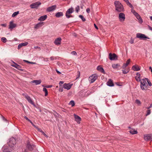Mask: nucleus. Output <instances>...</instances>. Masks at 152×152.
Returning a JSON list of instances; mask_svg holds the SVG:
<instances>
[{
    "label": "nucleus",
    "instance_id": "nucleus-1",
    "mask_svg": "<svg viewBox=\"0 0 152 152\" xmlns=\"http://www.w3.org/2000/svg\"><path fill=\"white\" fill-rule=\"evenodd\" d=\"M115 10L118 12H124V8L122 5L118 1H116L114 2Z\"/></svg>",
    "mask_w": 152,
    "mask_h": 152
},
{
    "label": "nucleus",
    "instance_id": "nucleus-2",
    "mask_svg": "<svg viewBox=\"0 0 152 152\" xmlns=\"http://www.w3.org/2000/svg\"><path fill=\"white\" fill-rule=\"evenodd\" d=\"M147 79V78L143 79L140 81V87L143 90H145L148 88V85L146 81Z\"/></svg>",
    "mask_w": 152,
    "mask_h": 152
},
{
    "label": "nucleus",
    "instance_id": "nucleus-3",
    "mask_svg": "<svg viewBox=\"0 0 152 152\" xmlns=\"http://www.w3.org/2000/svg\"><path fill=\"white\" fill-rule=\"evenodd\" d=\"M74 11V10L73 7H72L71 8L68 9L66 11L65 16L66 17L69 18L70 17H73V16L70 15L73 13Z\"/></svg>",
    "mask_w": 152,
    "mask_h": 152
},
{
    "label": "nucleus",
    "instance_id": "nucleus-4",
    "mask_svg": "<svg viewBox=\"0 0 152 152\" xmlns=\"http://www.w3.org/2000/svg\"><path fill=\"white\" fill-rule=\"evenodd\" d=\"M136 37L140 38L141 40H144L145 39H149L150 38L146 36L145 34L141 33H138L136 34Z\"/></svg>",
    "mask_w": 152,
    "mask_h": 152
},
{
    "label": "nucleus",
    "instance_id": "nucleus-5",
    "mask_svg": "<svg viewBox=\"0 0 152 152\" xmlns=\"http://www.w3.org/2000/svg\"><path fill=\"white\" fill-rule=\"evenodd\" d=\"M109 58L110 60H116L118 59V56L115 53H110L109 55Z\"/></svg>",
    "mask_w": 152,
    "mask_h": 152
},
{
    "label": "nucleus",
    "instance_id": "nucleus-6",
    "mask_svg": "<svg viewBox=\"0 0 152 152\" xmlns=\"http://www.w3.org/2000/svg\"><path fill=\"white\" fill-rule=\"evenodd\" d=\"M35 146L33 144L31 143L30 142H27L26 147L28 150L31 151L33 150L35 148Z\"/></svg>",
    "mask_w": 152,
    "mask_h": 152
},
{
    "label": "nucleus",
    "instance_id": "nucleus-7",
    "mask_svg": "<svg viewBox=\"0 0 152 152\" xmlns=\"http://www.w3.org/2000/svg\"><path fill=\"white\" fill-rule=\"evenodd\" d=\"M41 4V3L39 1L34 3L30 4V7L32 9L37 8Z\"/></svg>",
    "mask_w": 152,
    "mask_h": 152
},
{
    "label": "nucleus",
    "instance_id": "nucleus-8",
    "mask_svg": "<svg viewBox=\"0 0 152 152\" xmlns=\"http://www.w3.org/2000/svg\"><path fill=\"white\" fill-rule=\"evenodd\" d=\"M97 78V76L96 75L94 74L89 77L88 79L90 82V83H92L96 80Z\"/></svg>",
    "mask_w": 152,
    "mask_h": 152
},
{
    "label": "nucleus",
    "instance_id": "nucleus-9",
    "mask_svg": "<svg viewBox=\"0 0 152 152\" xmlns=\"http://www.w3.org/2000/svg\"><path fill=\"white\" fill-rule=\"evenodd\" d=\"M118 18L120 21H124L125 19V15L124 13L121 12L119 15Z\"/></svg>",
    "mask_w": 152,
    "mask_h": 152
},
{
    "label": "nucleus",
    "instance_id": "nucleus-10",
    "mask_svg": "<svg viewBox=\"0 0 152 152\" xmlns=\"http://www.w3.org/2000/svg\"><path fill=\"white\" fill-rule=\"evenodd\" d=\"M13 63V64H12L11 65L12 66L18 70H20L21 71H23V69H21V67L19 65H18L17 64L14 62L13 61H12Z\"/></svg>",
    "mask_w": 152,
    "mask_h": 152
},
{
    "label": "nucleus",
    "instance_id": "nucleus-11",
    "mask_svg": "<svg viewBox=\"0 0 152 152\" xmlns=\"http://www.w3.org/2000/svg\"><path fill=\"white\" fill-rule=\"evenodd\" d=\"M25 97L27 99L29 102L33 105L35 107V105L34 104V102L32 101V99L30 96H28L27 94H26L25 96Z\"/></svg>",
    "mask_w": 152,
    "mask_h": 152
},
{
    "label": "nucleus",
    "instance_id": "nucleus-12",
    "mask_svg": "<svg viewBox=\"0 0 152 152\" xmlns=\"http://www.w3.org/2000/svg\"><path fill=\"white\" fill-rule=\"evenodd\" d=\"M56 5H53L47 8V11L49 12H50L53 11L56 9Z\"/></svg>",
    "mask_w": 152,
    "mask_h": 152
},
{
    "label": "nucleus",
    "instance_id": "nucleus-13",
    "mask_svg": "<svg viewBox=\"0 0 152 152\" xmlns=\"http://www.w3.org/2000/svg\"><path fill=\"white\" fill-rule=\"evenodd\" d=\"M72 86V85H71L69 83H65L63 84V88L65 89L69 90L70 89Z\"/></svg>",
    "mask_w": 152,
    "mask_h": 152
},
{
    "label": "nucleus",
    "instance_id": "nucleus-14",
    "mask_svg": "<svg viewBox=\"0 0 152 152\" xmlns=\"http://www.w3.org/2000/svg\"><path fill=\"white\" fill-rule=\"evenodd\" d=\"M44 25V23L43 22H40L35 25L34 28L35 29H38L39 27H42Z\"/></svg>",
    "mask_w": 152,
    "mask_h": 152
},
{
    "label": "nucleus",
    "instance_id": "nucleus-15",
    "mask_svg": "<svg viewBox=\"0 0 152 152\" xmlns=\"http://www.w3.org/2000/svg\"><path fill=\"white\" fill-rule=\"evenodd\" d=\"M74 116L75 121L78 123L80 124V121H81V118L80 117L75 114H74Z\"/></svg>",
    "mask_w": 152,
    "mask_h": 152
},
{
    "label": "nucleus",
    "instance_id": "nucleus-16",
    "mask_svg": "<svg viewBox=\"0 0 152 152\" xmlns=\"http://www.w3.org/2000/svg\"><path fill=\"white\" fill-rule=\"evenodd\" d=\"M61 37H58L54 41L55 44L57 45H59L61 44Z\"/></svg>",
    "mask_w": 152,
    "mask_h": 152
},
{
    "label": "nucleus",
    "instance_id": "nucleus-17",
    "mask_svg": "<svg viewBox=\"0 0 152 152\" xmlns=\"http://www.w3.org/2000/svg\"><path fill=\"white\" fill-rule=\"evenodd\" d=\"M107 85L109 86H114L113 80L111 79H109L107 83Z\"/></svg>",
    "mask_w": 152,
    "mask_h": 152
},
{
    "label": "nucleus",
    "instance_id": "nucleus-18",
    "mask_svg": "<svg viewBox=\"0 0 152 152\" xmlns=\"http://www.w3.org/2000/svg\"><path fill=\"white\" fill-rule=\"evenodd\" d=\"M28 44V43L27 42H26L24 43H20L18 45V49H20L22 47L26 46Z\"/></svg>",
    "mask_w": 152,
    "mask_h": 152
},
{
    "label": "nucleus",
    "instance_id": "nucleus-19",
    "mask_svg": "<svg viewBox=\"0 0 152 152\" xmlns=\"http://www.w3.org/2000/svg\"><path fill=\"white\" fill-rule=\"evenodd\" d=\"M16 26V25L12 21H10V23L9 29H12L15 27Z\"/></svg>",
    "mask_w": 152,
    "mask_h": 152
},
{
    "label": "nucleus",
    "instance_id": "nucleus-20",
    "mask_svg": "<svg viewBox=\"0 0 152 152\" xmlns=\"http://www.w3.org/2000/svg\"><path fill=\"white\" fill-rule=\"evenodd\" d=\"M132 69L134 71H138L140 70V69L137 65H134L132 66Z\"/></svg>",
    "mask_w": 152,
    "mask_h": 152
},
{
    "label": "nucleus",
    "instance_id": "nucleus-21",
    "mask_svg": "<svg viewBox=\"0 0 152 152\" xmlns=\"http://www.w3.org/2000/svg\"><path fill=\"white\" fill-rule=\"evenodd\" d=\"M136 75L137 76L135 77L136 80L137 82H140L141 80L140 79V74L139 72H137Z\"/></svg>",
    "mask_w": 152,
    "mask_h": 152
},
{
    "label": "nucleus",
    "instance_id": "nucleus-22",
    "mask_svg": "<svg viewBox=\"0 0 152 152\" xmlns=\"http://www.w3.org/2000/svg\"><path fill=\"white\" fill-rule=\"evenodd\" d=\"M47 18V15H45L40 17L38 19V20L40 21H43L45 20Z\"/></svg>",
    "mask_w": 152,
    "mask_h": 152
},
{
    "label": "nucleus",
    "instance_id": "nucleus-23",
    "mask_svg": "<svg viewBox=\"0 0 152 152\" xmlns=\"http://www.w3.org/2000/svg\"><path fill=\"white\" fill-rule=\"evenodd\" d=\"M130 59H128L126 61V63L124 64L123 66H122V68L123 69H125L126 67L128 65L130 62Z\"/></svg>",
    "mask_w": 152,
    "mask_h": 152
},
{
    "label": "nucleus",
    "instance_id": "nucleus-24",
    "mask_svg": "<svg viewBox=\"0 0 152 152\" xmlns=\"http://www.w3.org/2000/svg\"><path fill=\"white\" fill-rule=\"evenodd\" d=\"M151 138V136L149 134H147L144 135V139L145 140H150Z\"/></svg>",
    "mask_w": 152,
    "mask_h": 152
},
{
    "label": "nucleus",
    "instance_id": "nucleus-25",
    "mask_svg": "<svg viewBox=\"0 0 152 152\" xmlns=\"http://www.w3.org/2000/svg\"><path fill=\"white\" fill-rule=\"evenodd\" d=\"M129 132L132 134H137L138 133L137 130H135L133 129H131Z\"/></svg>",
    "mask_w": 152,
    "mask_h": 152
},
{
    "label": "nucleus",
    "instance_id": "nucleus-26",
    "mask_svg": "<svg viewBox=\"0 0 152 152\" xmlns=\"http://www.w3.org/2000/svg\"><path fill=\"white\" fill-rule=\"evenodd\" d=\"M41 80H34L32 81L31 82L33 83H35L36 85H38L40 84L41 83Z\"/></svg>",
    "mask_w": 152,
    "mask_h": 152
},
{
    "label": "nucleus",
    "instance_id": "nucleus-27",
    "mask_svg": "<svg viewBox=\"0 0 152 152\" xmlns=\"http://www.w3.org/2000/svg\"><path fill=\"white\" fill-rule=\"evenodd\" d=\"M63 15V14L62 12H59L56 13L55 16L57 18H59Z\"/></svg>",
    "mask_w": 152,
    "mask_h": 152
},
{
    "label": "nucleus",
    "instance_id": "nucleus-28",
    "mask_svg": "<svg viewBox=\"0 0 152 152\" xmlns=\"http://www.w3.org/2000/svg\"><path fill=\"white\" fill-rule=\"evenodd\" d=\"M97 69L98 70L104 73V71L103 68L101 67L100 66H99L97 67Z\"/></svg>",
    "mask_w": 152,
    "mask_h": 152
},
{
    "label": "nucleus",
    "instance_id": "nucleus-29",
    "mask_svg": "<svg viewBox=\"0 0 152 152\" xmlns=\"http://www.w3.org/2000/svg\"><path fill=\"white\" fill-rule=\"evenodd\" d=\"M9 143H12L13 145H14L16 144V141L15 139L14 138H12L10 139Z\"/></svg>",
    "mask_w": 152,
    "mask_h": 152
},
{
    "label": "nucleus",
    "instance_id": "nucleus-30",
    "mask_svg": "<svg viewBox=\"0 0 152 152\" xmlns=\"http://www.w3.org/2000/svg\"><path fill=\"white\" fill-rule=\"evenodd\" d=\"M136 18L138 19L140 23H142V20L141 18V17L139 15L136 16Z\"/></svg>",
    "mask_w": 152,
    "mask_h": 152
},
{
    "label": "nucleus",
    "instance_id": "nucleus-31",
    "mask_svg": "<svg viewBox=\"0 0 152 152\" xmlns=\"http://www.w3.org/2000/svg\"><path fill=\"white\" fill-rule=\"evenodd\" d=\"M120 66V64H112V66L113 68L114 69H117L118 67Z\"/></svg>",
    "mask_w": 152,
    "mask_h": 152
},
{
    "label": "nucleus",
    "instance_id": "nucleus-32",
    "mask_svg": "<svg viewBox=\"0 0 152 152\" xmlns=\"http://www.w3.org/2000/svg\"><path fill=\"white\" fill-rule=\"evenodd\" d=\"M43 91L45 92V96H46L48 95V91L47 89L45 88H44L43 89Z\"/></svg>",
    "mask_w": 152,
    "mask_h": 152
},
{
    "label": "nucleus",
    "instance_id": "nucleus-33",
    "mask_svg": "<svg viewBox=\"0 0 152 152\" xmlns=\"http://www.w3.org/2000/svg\"><path fill=\"white\" fill-rule=\"evenodd\" d=\"M127 5H128L130 8H133V7L132 4L129 2L128 0V1L126 2Z\"/></svg>",
    "mask_w": 152,
    "mask_h": 152
},
{
    "label": "nucleus",
    "instance_id": "nucleus-34",
    "mask_svg": "<svg viewBox=\"0 0 152 152\" xmlns=\"http://www.w3.org/2000/svg\"><path fill=\"white\" fill-rule=\"evenodd\" d=\"M19 13V12H15L13 13V14L12 15V17H15L16 15H17Z\"/></svg>",
    "mask_w": 152,
    "mask_h": 152
},
{
    "label": "nucleus",
    "instance_id": "nucleus-35",
    "mask_svg": "<svg viewBox=\"0 0 152 152\" xmlns=\"http://www.w3.org/2000/svg\"><path fill=\"white\" fill-rule=\"evenodd\" d=\"M135 102L138 105H140L141 104V102L139 100L137 99L136 100Z\"/></svg>",
    "mask_w": 152,
    "mask_h": 152
},
{
    "label": "nucleus",
    "instance_id": "nucleus-36",
    "mask_svg": "<svg viewBox=\"0 0 152 152\" xmlns=\"http://www.w3.org/2000/svg\"><path fill=\"white\" fill-rule=\"evenodd\" d=\"M75 10L76 12L78 13L80 10V7L79 6L77 5L75 8Z\"/></svg>",
    "mask_w": 152,
    "mask_h": 152
},
{
    "label": "nucleus",
    "instance_id": "nucleus-37",
    "mask_svg": "<svg viewBox=\"0 0 152 152\" xmlns=\"http://www.w3.org/2000/svg\"><path fill=\"white\" fill-rule=\"evenodd\" d=\"M1 40L4 43H5L7 42V39L4 37H3L1 38Z\"/></svg>",
    "mask_w": 152,
    "mask_h": 152
},
{
    "label": "nucleus",
    "instance_id": "nucleus-38",
    "mask_svg": "<svg viewBox=\"0 0 152 152\" xmlns=\"http://www.w3.org/2000/svg\"><path fill=\"white\" fill-rule=\"evenodd\" d=\"M69 104H71L72 107H73L75 105V102L74 101L71 100L69 103Z\"/></svg>",
    "mask_w": 152,
    "mask_h": 152
},
{
    "label": "nucleus",
    "instance_id": "nucleus-39",
    "mask_svg": "<svg viewBox=\"0 0 152 152\" xmlns=\"http://www.w3.org/2000/svg\"><path fill=\"white\" fill-rule=\"evenodd\" d=\"M79 18H81L82 20L83 21H84L86 20V19H85V18H84V17H83V16L82 15H80L79 16Z\"/></svg>",
    "mask_w": 152,
    "mask_h": 152
},
{
    "label": "nucleus",
    "instance_id": "nucleus-40",
    "mask_svg": "<svg viewBox=\"0 0 152 152\" xmlns=\"http://www.w3.org/2000/svg\"><path fill=\"white\" fill-rule=\"evenodd\" d=\"M151 112V110H148L147 111V114L146 115L147 116L150 114Z\"/></svg>",
    "mask_w": 152,
    "mask_h": 152
},
{
    "label": "nucleus",
    "instance_id": "nucleus-41",
    "mask_svg": "<svg viewBox=\"0 0 152 152\" xmlns=\"http://www.w3.org/2000/svg\"><path fill=\"white\" fill-rule=\"evenodd\" d=\"M63 91V88L61 87L60 86L59 88V91L61 92H62Z\"/></svg>",
    "mask_w": 152,
    "mask_h": 152
},
{
    "label": "nucleus",
    "instance_id": "nucleus-42",
    "mask_svg": "<svg viewBox=\"0 0 152 152\" xmlns=\"http://www.w3.org/2000/svg\"><path fill=\"white\" fill-rule=\"evenodd\" d=\"M71 54L74 55H77V53L75 51H73L71 52Z\"/></svg>",
    "mask_w": 152,
    "mask_h": 152
},
{
    "label": "nucleus",
    "instance_id": "nucleus-43",
    "mask_svg": "<svg viewBox=\"0 0 152 152\" xmlns=\"http://www.w3.org/2000/svg\"><path fill=\"white\" fill-rule=\"evenodd\" d=\"M147 81L148 82L149 86H151V82H150V81L148 80V79H147Z\"/></svg>",
    "mask_w": 152,
    "mask_h": 152
},
{
    "label": "nucleus",
    "instance_id": "nucleus-44",
    "mask_svg": "<svg viewBox=\"0 0 152 152\" xmlns=\"http://www.w3.org/2000/svg\"><path fill=\"white\" fill-rule=\"evenodd\" d=\"M50 59L51 60H56V57H54L53 56H51L50 57Z\"/></svg>",
    "mask_w": 152,
    "mask_h": 152
},
{
    "label": "nucleus",
    "instance_id": "nucleus-45",
    "mask_svg": "<svg viewBox=\"0 0 152 152\" xmlns=\"http://www.w3.org/2000/svg\"><path fill=\"white\" fill-rule=\"evenodd\" d=\"M64 83V82L63 81H60L59 82V87L61 86L62 84H63Z\"/></svg>",
    "mask_w": 152,
    "mask_h": 152
},
{
    "label": "nucleus",
    "instance_id": "nucleus-46",
    "mask_svg": "<svg viewBox=\"0 0 152 152\" xmlns=\"http://www.w3.org/2000/svg\"><path fill=\"white\" fill-rule=\"evenodd\" d=\"M122 71L123 74H126L129 72V71H125L124 70H122Z\"/></svg>",
    "mask_w": 152,
    "mask_h": 152
},
{
    "label": "nucleus",
    "instance_id": "nucleus-47",
    "mask_svg": "<svg viewBox=\"0 0 152 152\" xmlns=\"http://www.w3.org/2000/svg\"><path fill=\"white\" fill-rule=\"evenodd\" d=\"M37 129L40 132L42 133H44V132L43 131H42L40 129L38 128H37Z\"/></svg>",
    "mask_w": 152,
    "mask_h": 152
},
{
    "label": "nucleus",
    "instance_id": "nucleus-48",
    "mask_svg": "<svg viewBox=\"0 0 152 152\" xmlns=\"http://www.w3.org/2000/svg\"><path fill=\"white\" fill-rule=\"evenodd\" d=\"M78 74V75L77 76V77H76V79H77V78H79L80 76V72L79 71H78L77 72Z\"/></svg>",
    "mask_w": 152,
    "mask_h": 152
},
{
    "label": "nucleus",
    "instance_id": "nucleus-49",
    "mask_svg": "<svg viewBox=\"0 0 152 152\" xmlns=\"http://www.w3.org/2000/svg\"><path fill=\"white\" fill-rule=\"evenodd\" d=\"M86 11L88 13H89L90 12V9L89 8H88L86 9Z\"/></svg>",
    "mask_w": 152,
    "mask_h": 152
},
{
    "label": "nucleus",
    "instance_id": "nucleus-50",
    "mask_svg": "<svg viewBox=\"0 0 152 152\" xmlns=\"http://www.w3.org/2000/svg\"><path fill=\"white\" fill-rule=\"evenodd\" d=\"M131 12L133 13H134L136 12L135 11V10L133 9V8H132L131 9Z\"/></svg>",
    "mask_w": 152,
    "mask_h": 152
},
{
    "label": "nucleus",
    "instance_id": "nucleus-51",
    "mask_svg": "<svg viewBox=\"0 0 152 152\" xmlns=\"http://www.w3.org/2000/svg\"><path fill=\"white\" fill-rule=\"evenodd\" d=\"M133 14L136 17L139 15L136 12L134 13Z\"/></svg>",
    "mask_w": 152,
    "mask_h": 152
},
{
    "label": "nucleus",
    "instance_id": "nucleus-52",
    "mask_svg": "<svg viewBox=\"0 0 152 152\" xmlns=\"http://www.w3.org/2000/svg\"><path fill=\"white\" fill-rule=\"evenodd\" d=\"M56 71L57 73H58V74H61V72L58 71L57 69H56Z\"/></svg>",
    "mask_w": 152,
    "mask_h": 152
},
{
    "label": "nucleus",
    "instance_id": "nucleus-53",
    "mask_svg": "<svg viewBox=\"0 0 152 152\" xmlns=\"http://www.w3.org/2000/svg\"><path fill=\"white\" fill-rule=\"evenodd\" d=\"M148 28L149 30L152 31V28L150 26H148Z\"/></svg>",
    "mask_w": 152,
    "mask_h": 152
},
{
    "label": "nucleus",
    "instance_id": "nucleus-54",
    "mask_svg": "<svg viewBox=\"0 0 152 152\" xmlns=\"http://www.w3.org/2000/svg\"><path fill=\"white\" fill-rule=\"evenodd\" d=\"M94 27L96 29H98V27L96 26V24H94Z\"/></svg>",
    "mask_w": 152,
    "mask_h": 152
},
{
    "label": "nucleus",
    "instance_id": "nucleus-55",
    "mask_svg": "<svg viewBox=\"0 0 152 152\" xmlns=\"http://www.w3.org/2000/svg\"><path fill=\"white\" fill-rule=\"evenodd\" d=\"M129 42L131 44H133L134 43V40L133 39H132L130 41H129Z\"/></svg>",
    "mask_w": 152,
    "mask_h": 152
},
{
    "label": "nucleus",
    "instance_id": "nucleus-56",
    "mask_svg": "<svg viewBox=\"0 0 152 152\" xmlns=\"http://www.w3.org/2000/svg\"><path fill=\"white\" fill-rule=\"evenodd\" d=\"M34 48H35V49L38 48L39 50H40V48L39 47H38V46H35V47H34Z\"/></svg>",
    "mask_w": 152,
    "mask_h": 152
},
{
    "label": "nucleus",
    "instance_id": "nucleus-57",
    "mask_svg": "<svg viewBox=\"0 0 152 152\" xmlns=\"http://www.w3.org/2000/svg\"><path fill=\"white\" fill-rule=\"evenodd\" d=\"M1 26H3L6 27L7 26V24H1Z\"/></svg>",
    "mask_w": 152,
    "mask_h": 152
},
{
    "label": "nucleus",
    "instance_id": "nucleus-58",
    "mask_svg": "<svg viewBox=\"0 0 152 152\" xmlns=\"http://www.w3.org/2000/svg\"><path fill=\"white\" fill-rule=\"evenodd\" d=\"M24 118L27 120L28 121H30V120L26 116H25Z\"/></svg>",
    "mask_w": 152,
    "mask_h": 152
},
{
    "label": "nucleus",
    "instance_id": "nucleus-59",
    "mask_svg": "<svg viewBox=\"0 0 152 152\" xmlns=\"http://www.w3.org/2000/svg\"><path fill=\"white\" fill-rule=\"evenodd\" d=\"M52 87V85H49L48 86H47L46 87H47L48 88H50Z\"/></svg>",
    "mask_w": 152,
    "mask_h": 152
},
{
    "label": "nucleus",
    "instance_id": "nucleus-60",
    "mask_svg": "<svg viewBox=\"0 0 152 152\" xmlns=\"http://www.w3.org/2000/svg\"><path fill=\"white\" fill-rule=\"evenodd\" d=\"M23 61H25L26 62H27V63H30V61H27V60H24Z\"/></svg>",
    "mask_w": 152,
    "mask_h": 152
},
{
    "label": "nucleus",
    "instance_id": "nucleus-61",
    "mask_svg": "<svg viewBox=\"0 0 152 152\" xmlns=\"http://www.w3.org/2000/svg\"><path fill=\"white\" fill-rule=\"evenodd\" d=\"M152 107V105L151 104L150 106H149L148 107H147V108L148 109H149L150 108H151Z\"/></svg>",
    "mask_w": 152,
    "mask_h": 152
},
{
    "label": "nucleus",
    "instance_id": "nucleus-62",
    "mask_svg": "<svg viewBox=\"0 0 152 152\" xmlns=\"http://www.w3.org/2000/svg\"><path fill=\"white\" fill-rule=\"evenodd\" d=\"M33 126L36 129H37V128H38V127L37 126L35 125L34 124H33Z\"/></svg>",
    "mask_w": 152,
    "mask_h": 152
},
{
    "label": "nucleus",
    "instance_id": "nucleus-63",
    "mask_svg": "<svg viewBox=\"0 0 152 152\" xmlns=\"http://www.w3.org/2000/svg\"><path fill=\"white\" fill-rule=\"evenodd\" d=\"M33 126L36 129H37V128H38V127L37 126L35 125L34 124H33Z\"/></svg>",
    "mask_w": 152,
    "mask_h": 152
},
{
    "label": "nucleus",
    "instance_id": "nucleus-64",
    "mask_svg": "<svg viewBox=\"0 0 152 152\" xmlns=\"http://www.w3.org/2000/svg\"><path fill=\"white\" fill-rule=\"evenodd\" d=\"M149 69L151 70V72H152V68H151V66H150L149 67Z\"/></svg>",
    "mask_w": 152,
    "mask_h": 152
}]
</instances>
